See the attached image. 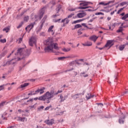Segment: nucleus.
Here are the masks:
<instances>
[{
  "label": "nucleus",
  "mask_w": 128,
  "mask_h": 128,
  "mask_svg": "<svg viewBox=\"0 0 128 128\" xmlns=\"http://www.w3.org/2000/svg\"><path fill=\"white\" fill-rule=\"evenodd\" d=\"M44 44L45 45L44 48L45 52H54V48L56 50H60L58 44H54V42L52 39H48L45 40L44 42Z\"/></svg>",
  "instance_id": "obj_1"
},
{
  "label": "nucleus",
  "mask_w": 128,
  "mask_h": 128,
  "mask_svg": "<svg viewBox=\"0 0 128 128\" xmlns=\"http://www.w3.org/2000/svg\"><path fill=\"white\" fill-rule=\"evenodd\" d=\"M54 88H52L50 92H46V93L42 96H40L38 98V100H48V104H50V100L52 98H54Z\"/></svg>",
  "instance_id": "obj_2"
},
{
  "label": "nucleus",
  "mask_w": 128,
  "mask_h": 128,
  "mask_svg": "<svg viewBox=\"0 0 128 128\" xmlns=\"http://www.w3.org/2000/svg\"><path fill=\"white\" fill-rule=\"evenodd\" d=\"M90 4H92V2H86L84 1L83 2L80 3V6H82L79 7V8L80 10H86V8H92V6H88Z\"/></svg>",
  "instance_id": "obj_3"
},
{
  "label": "nucleus",
  "mask_w": 128,
  "mask_h": 128,
  "mask_svg": "<svg viewBox=\"0 0 128 128\" xmlns=\"http://www.w3.org/2000/svg\"><path fill=\"white\" fill-rule=\"evenodd\" d=\"M29 46H34V44H36V38L35 36H32L29 39Z\"/></svg>",
  "instance_id": "obj_4"
},
{
  "label": "nucleus",
  "mask_w": 128,
  "mask_h": 128,
  "mask_svg": "<svg viewBox=\"0 0 128 128\" xmlns=\"http://www.w3.org/2000/svg\"><path fill=\"white\" fill-rule=\"evenodd\" d=\"M44 8H42L41 10L40 11V14L39 16L35 15V18H36V20H42V16H44Z\"/></svg>",
  "instance_id": "obj_5"
},
{
  "label": "nucleus",
  "mask_w": 128,
  "mask_h": 128,
  "mask_svg": "<svg viewBox=\"0 0 128 128\" xmlns=\"http://www.w3.org/2000/svg\"><path fill=\"white\" fill-rule=\"evenodd\" d=\"M24 48H20L18 50L17 54H15V55L18 56H18H24Z\"/></svg>",
  "instance_id": "obj_6"
},
{
  "label": "nucleus",
  "mask_w": 128,
  "mask_h": 128,
  "mask_svg": "<svg viewBox=\"0 0 128 128\" xmlns=\"http://www.w3.org/2000/svg\"><path fill=\"white\" fill-rule=\"evenodd\" d=\"M36 22L30 23L29 25L26 28V32H28V28H30L29 31L28 32H30V30H32V28H34V26H36Z\"/></svg>",
  "instance_id": "obj_7"
},
{
  "label": "nucleus",
  "mask_w": 128,
  "mask_h": 128,
  "mask_svg": "<svg viewBox=\"0 0 128 128\" xmlns=\"http://www.w3.org/2000/svg\"><path fill=\"white\" fill-rule=\"evenodd\" d=\"M48 18V16H45L44 18H42V20L40 22V26L38 30L39 32H40L42 30V27L44 26V22H46V20Z\"/></svg>",
  "instance_id": "obj_8"
},
{
  "label": "nucleus",
  "mask_w": 128,
  "mask_h": 128,
  "mask_svg": "<svg viewBox=\"0 0 128 128\" xmlns=\"http://www.w3.org/2000/svg\"><path fill=\"white\" fill-rule=\"evenodd\" d=\"M86 16V12H82L78 13L76 14V18H84Z\"/></svg>",
  "instance_id": "obj_9"
},
{
  "label": "nucleus",
  "mask_w": 128,
  "mask_h": 128,
  "mask_svg": "<svg viewBox=\"0 0 128 128\" xmlns=\"http://www.w3.org/2000/svg\"><path fill=\"white\" fill-rule=\"evenodd\" d=\"M44 123L46 124H48V126H52V124H54V119L47 120L44 121Z\"/></svg>",
  "instance_id": "obj_10"
},
{
  "label": "nucleus",
  "mask_w": 128,
  "mask_h": 128,
  "mask_svg": "<svg viewBox=\"0 0 128 128\" xmlns=\"http://www.w3.org/2000/svg\"><path fill=\"white\" fill-rule=\"evenodd\" d=\"M112 40H108L106 44L104 46V48H108V50H109V48H112Z\"/></svg>",
  "instance_id": "obj_11"
},
{
  "label": "nucleus",
  "mask_w": 128,
  "mask_h": 128,
  "mask_svg": "<svg viewBox=\"0 0 128 128\" xmlns=\"http://www.w3.org/2000/svg\"><path fill=\"white\" fill-rule=\"evenodd\" d=\"M46 90V88L44 87H42L40 89L38 88L36 90V92H37V94H44V90Z\"/></svg>",
  "instance_id": "obj_12"
},
{
  "label": "nucleus",
  "mask_w": 128,
  "mask_h": 128,
  "mask_svg": "<svg viewBox=\"0 0 128 128\" xmlns=\"http://www.w3.org/2000/svg\"><path fill=\"white\" fill-rule=\"evenodd\" d=\"M54 26H50L48 29V32L50 33L51 34H52V36H54Z\"/></svg>",
  "instance_id": "obj_13"
},
{
  "label": "nucleus",
  "mask_w": 128,
  "mask_h": 128,
  "mask_svg": "<svg viewBox=\"0 0 128 128\" xmlns=\"http://www.w3.org/2000/svg\"><path fill=\"white\" fill-rule=\"evenodd\" d=\"M61 22H62L63 25L62 26H64L66 24H68V22H70V20H68V18H65L63 20H62Z\"/></svg>",
  "instance_id": "obj_14"
},
{
  "label": "nucleus",
  "mask_w": 128,
  "mask_h": 128,
  "mask_svg": "<svg viewBox=\"0 0 128 128\" xmlns=\"http://www.w3.org/2000/svg\"><path fill=\"white\" fill-rule=\"evenodd\" d=\"M14 58L12 59L10 61H8L6 64H4V66H10V64H16V62L14 61Z\"/></svg>",
  "instance_id": "obj_15"
},
{
  "label": "nucleus",
  "mask_w": 128,
  "mask_h": 128,
  "mask_svg": "<svg viewBox=\"0 0 128 128\" xmlns=\"http://www.w3.org/2000/svg\"><path fill=\"white\" fill-rule=\"evenodd\" d=\"M98 38V37L94 35L90 38V40H92V42H96Z\"/></svg>",
  "instance_id": "obj_16"
},
{
  "label": "nucleus",
  "mask_w": 128,
  "mask_h": 128,
  "mask_svg": "<svg viewBox=\"0 0 128 128\" xmlns=\"http://www.w3.org/2000/svg\"><path fill=\"white\" fill-rule=\"evenodd\" d=\"M81 94H77L72 96L71 97L74 100H76L77 98H80V96Z\"/></svg>",
  "instance_id": "obj_17"
},
{
  "label": "nucleus",
  "mask_w": 128,
  "mask_h": 128,
  "mask_svg": "<svg viewBox=\"0 0 128 128\" xmlns=\"http://www.w3.org/2000/svg\"><path fill=\"white\" fill-rule=\"evenodd\" d=\"M30 86V83H24L23 84H21L19 88H26V86Z\"/></svg>",
  "instance_id": "obj_18"
},
{
  "label": "nucleus",
  "mask_w": 128,
  "mask_h": 128,
  "mask_svg": "<svg viewBox=\"0 0 128 128\" xmlns=\"http://www.w3.org/2000/svg\"><path fill=\"white\" fill-rule=\"evenodd\" d=\"M68 96H65L64 97L62 96H60V102H64L66 98H68Z\"/></svg>",
  "instance_id": "obj_19"
},
{
  "label": "nucleus",
  "mask_w": 128,
  "mask_h": 128,
  "mask_svg": "<svg viewBox=\"0 0 128 128\" xmlns=\"http://www.w3.org/2000/svg\"><path fill=\"white\" fill-rule=\"evenodd\" d=\"M84 46H92V43L90 42H87L85 44H83Z\"/></svg>",
  "instance_id": "obj_20"
},
{
  "label": "nucleus",
  "mask_w": 128,
  "mask_h": 128,
  "mask_svg": "<svg viewBox=\"0 0 128 128\" xmlns=\"http://www.w3.org/2000/svg\"><path fill=\"white\" fill-rule=\"evenodd\" d=\"M62 10V5H60V4H58L57 6V8L56 9V14H58V12H60V10Z\"/></svg>",
  "instance_id": "obj_21"
},
{
  "label": "nucleus",
  "mask_w": 128,
  "mask_h": 128,
  "mask_svg": "<svg viewBox=\"0 0 128 128\" xmlns=\"http://www.w3.org/2000/svg\"><path fill=\"white\" fill-rule=\"evenodd\" d=\"M8 104V102H7L6 101H3L1 103H0V106H6Z\"/></svg>",
  "instance_id": "obj_22"
},
{
  "label": "nucleus",
  "mask_w": 128,
  "mask_h": 128,
  "mask_svg": "<svg viewBox=\"0 0 128 128\" xmlns=\"http://www.w3.org/2000/svg\"><path fill=\"white\" fill-rule=\"evenodd\" d=\"M94 95L92 96V94H88L86 96V98L87 100H90V98H94Z\"/></svg>",
  "instance_id": "obj_23"
},
{
  "label": "nucleus",
  "mask_w": 128,
  "mask_h": 128,
  "mask_svg": "<svg viewBox=\"0 0 128 128\" xmlns=\"http://www.w3.org/2000/svg\"><path fill=\"white\" fill-rule=\"evenodd\" d=\"M80 75L81 76H84V78H88V74H86V72H82L80 74Z\"/></svg>",
  "instance_id": "obj_24"
},
{
  "label": "nucleus",
  "mask_w": 128,
  "mask_h": 128,
  "mask_svg": "<svg viewBox=\"0 0 128 128\" xmlns=\"http://www.w3.org/2000/svg\"><path fill=\"white\" fill-rule=\"evenodd\" d=\"M84 30L82 28H80L79 30H78V36H80V34H82V31Z\"/></svg>",
  "instance_id": "obj_25"
},
{
  "label": "nucleus",
  "mask_w": 128,
  "mask_h": 128,
  "mask_svg": "<svg viewBox=\"0 0 128 128\" xmlns=\"http://www.w3.org/2000/svg\"><path fill=\"white\" fill-rule=\"evenodd\" d=\"M24 22H28V20H30V17L28 16H25L24 18Z\"/></svg>",
  "instance_id": "obj_26"
},
{
  "label": "nucleus",
  "mask_w": 128,
  "mask_h": 128,
  "mask_svg": "<svg viewBox=\"0 0 128 128\" xmlns=\"http://www.w3.org/2000/svg\"><path fill=\"white\" fill-rule=\"evenodd\" d=\"M8 84H3L0 86V90H2L4 89V86H8Z\"/></svg>",
  "instance_id": "obj_27"
},
{
  "label": "nucleus",
  "mask_w": 128,
  "mask_h": 128,
  "mask_svg": "<svg viewBox=\"0 0 128 128\" xmlns=\"http://www.w3.org/2000/svg\"><path fill=\"white\" fill-rule=\"evenodd\" d=\"M63 52H70V48H64L62 49Z\"/></svg>",
  "instance_id": "obj_28"
},
{
  "label": "nucleus",
  "mask_w": 128,
  "mask_h": 128,
  "mask_svg": "<svg viewBox=\"0 0 128 128\" xmlns=\"http://www.w3.org/2000/svg\"><path fill=\"white\" fill-rule=\"evenodd\" d=\"M83 20H82V19H80L79 20H75L74 21V22H72V24H78V22H82Z\"/></svg>",
  "instance_id": "obj_29"
},
{
  "label": "nucleus",
  "mask_w": 128,
  "mask_h": 128,
  "mask_svg": "<svg viewBox=\"0 0 128 128\" xmlns=\"http://www.w3.org/2000/svg\"><path fill=\"white\" fill-rule=\"evenodd\" d=\"M70 58V56H68V57H64V56L59 57V58H58V60H64V58Z\"/></svg>",
  "instance_id": "obj_30"
},
{
  "label": "nucleus",
  "mask_w": 128,
  "mask_h": 128,
  "mask_svg": "<svg viewBox=\"0 0 128 128\" xmlns=\"http://www.w3.org/2000/svg\"><path fill=\"white\" fill-rule=\"evenodd\" d=\"M125 46H126V45H124V44L120 46H119L120 50H123Z\"/></svg>",
  "instance_id": "obj_31"
},
{
  "label": "nucleus",
  "mask_w": 128,
  "mask_h": 128,
  "mask_svg": "<svg viewBox=\"0 0 128 128\" xmlns=\"http://www.w3.org/2000/svg\"><path fill=\"white\" fill-rule=\"evenodd\" d=\"M128 18V14H125L123 17L122 18V20H126Z\"/></svg>",
  "instance_id": "obj_32"
},
{
  "label": "nucleus",
  "mask_w": 128,
  "mask_h": 128,
  "mask_svg": "<svg viewBox=\"0 0 128 128\" xmlns=\"http://www.w3.org/2000/svg\"><path fill=\"white\" fill-rule=\"evenodd\" d=\"M10 30V28L8 27L6 28L3 29V32H8Z\"/></svg>",
  "instance_id": "obj_33"
},
{
  "label": "nucleus",
  "mask_w": 128,
  "mask_h": 128,
  "mask_svg": "<svg viewBox=\"0 0 128 128\" xmlns=\"http://www.w3.org/2000/svg\"><path fill=\"white\" fill-rule=\"evenodd\" d=\"M22 24H24V22H22L20 24L17 26V28H20L22 26Z\"/></svg>",
  "instance_id": "obj_34"
},
{
  "label": "nucleus",
  "mask_w": 128,
  "mask_h": 128,
  "mask_svg": "<svg viewBox=\"0 0 128 128\" xmlns=\"http://www.w3.org/2000/svg\"><path fill=\"white\" fill-rule=\"evenodd\" d=\"M82 28V25L80 24H77L74 26V28Z\"/></svg>",
  "instance_id": "obj_35"
},
{
  "label": "nucleus",
  "mask_w": 128,
  "mask_h": 128,
  "mask_svg": "<svg viewBox=\"0 0 128 128\" xmlns=\"http://www.w3.org/2000/svg\"><path fill=\"white\" fill-rule=\"evenodd\" d=\"M76 64V61H72L69 64V66H72Z\"/></svg>",
  "instance_id": "obj_36"
},
{
  "label": "nucleus",
  "mask_w": 128,
  "mask_h": 128,
  "mask_svg": "<svg viewBox=\"0 0 128 128\" xmlns=\"http://www.w3.org/2000/svg\"><path fill=\"white\" fill-rule=\"evenodd\" d=\"M122 26L120 27L118 30H117V32H122Z\"/></svg>",
  "instance_id": "obj_37"
},
{
  "label": "nucleus",
  "mask_w": 128,
  "mask_h": 128,
  "mask_svg": "<svg viewBox=\"0 0 128 128\" xmlns=\"http://www.w3.org/2000/svg\"><path fill=\"white\" fill-rule=\"evenodd\" d=\"M82 26H84V28H88L89 30H90V28H88V26H86V24H85V23L82 24Z\"/></svg>",
  "instance_id": "obj_38"
},
{
  "label": "nucleus",
  "mask_w": 128,
  "mask_h": 128,
  "mask_svg": "<svg viewBox=\"0 0 128 128\" xmlns=\"http://www.w3.org/2000/svg\"><path fill=\"white\" fill-rule=\"evenodd\" d=\"M128 2H122L120 4V5L122 6H124L126 5V4H127Z\"/></svg>",
  "instance_id": "obj_39"
},
{
  "label": "nucleus",
  "mask_w": 128,
  "mask_h": 128,
  "mask_svg": "<svg viewBox=\"0 0 128 128\" xmlns=\"http://www.w3.org/2000/svg\"><path fill=\"white\" fill-rule=\"evenodd\" d=\"M73 16H74V14H71L68 16L67 18H72Z\"/></svg>",
  "instance_id": "obj_40"
},
{
  "label": "nucleus",
  "mask_w": 128,
  "mask_h": 128,
  "mask_svg": "<svg viewBox=\"0 0 128 128\" xmlns=\"http://www.w3.org/2000/svg\"><path fill=\"white\" fill-rule=\"evenodd\" d=\"M114 0H112V1H110L108 3H106L105 4V6H108V4H114Z\"/></svg>",
  "instance_id": "obj_41"
},
{
  "label": "nucleus",
  "mask_w": 128,
  "mask_h": 128,
  "mask_svg": "<svg viewBox=\"0 0 128 128\" xmlns=\"http://www.w3.org/2000/svg\"><path fill=\"white\" fill-rule=\"evenodd\" d=\"M0 42H2V44H4V42H6V39L0 40Z\"/></svg>",
  "instance_id": "obj_42"
},
{
  "label": "nucleus",
  "mask_w": 128,
  "mask_h": 128,
  "mask_svg": "<svg viewBox=\"0 0 128 128\" xmlns=\"http://www.w3.org/2000/svg\"><path fill=\"white\" fill-rule=\"evenodd\" d=\"M76 10V8H70L68 10L70 12H74Z\"/></svg>",
  "instance_id": "obj_43"
},
{
  "label": "nucleus",
  "mask_w": 128,
  "mask_h": 128,
  "mask_svg": "<svg viewBox=\"0 0 128 128\" xmlns=\"http://www.w3.org/2000/svg\"><path fill=\"white\" fill-rule=\"evenodd\" d=\"M100 14H102V16H104V14L102 12L96 13V16H100Z\"/></svg>",
  "instance_id": "obj_44"
},
{
  "label": "nucleus",
  "mask_w": 128,
  "mask_h": 128,
  "mask_svg": "<svg viewBox=\"0 0 128 128\" xmlns=\"http://www.w3.org/2000/svg\"><path fill=\"white\" fill-rule=\"evenodd\" d=\"M122 10H124V8H121L120 10H118V12H117V14H120V12H121Z\"/></svg>",
  "instance_id": "obj_45"
},
{
  "label": "nucleus",
  "mask_w": 128,
  "mask_h": 128,
  "mask_svg": "<svg viewBox=\"0 0 128 128\" xmlns=\"http://www.w3.org/2000/svg\"><path fill=\"white\" fill-rule=\"evenodd\" d=\"M24 120H26V122L27 119L26 118H22L21 119V122H24Z\"/></svg>",
  "instance_id": "obj_46"
},
{
  "label": "nucleus",
  "mask_w": 128,
  "mask_h": 128,
  "mask_svg": "<svg viewBox=\"0 0 128 128\" xmlns=\"http://www.w3.org/2000/svg\"><path fill=\"white\" fill-rule=\"evenodd\" d=\"M16 118L17 120H19L20 122H22V117L18 116V117Z\"/></svg>",
  "instance_id": "obj_47"
},
{
  "label": "nucleus",
  "mask_w": 128,
  "mask_h": 128,
  "mask_svg": "<svg viewBox=\"0 0 128 128\" xmlns=\"http://www.w3.org/2000/svg\"><path fill=\"white\" fill-rule=\"evenodd\" d=\"M62 19L59 18L58 20H54V22H60V21Z\"/></svg>",
  "instance_id": "obj_48"
},
{
  "label": "nucleus",
  "mask_w": 128,
  "mask_h": 128,
  "mask_svg": "<svg viewBox=\"0 0 128 128\" xmlns=\"http://www.w3.org/2000/svg\"><path fill=\"white\" fill-rule=\"evenodd\" d=\"M128 90L125 91L124 92L122 93L121 95L122 96H124V94H128Z\"/></svg>",
  "instance_id": "obj_49"
},
{
  "label": "nucleus",
  "mask_w": 128,
  "mask_h": 128,
  "mask_svg": "<svg viewBox=\"0 0 128 128\" xmlns=\"http://www.w3.org/2000/svg\"><path fill=\"white\" fill-rule=\"evenodd\" d=\"M50 106H47L46 108H45V110H50Z\"/></svg>",
  "instance_id": "obj_50"
},
{
  "label": "nucleus",
  "mask_w": 128,
  "mask_h": 128,
  "mask_svg": "<svg viewBox=\"0 0 128 128\" xmlns=\"http://www.w3.org/2000/svg\"><path fill=\"white\" fill-rule=\"evenodd\" d=\"M28 96H36V94H32V92L28 94Z\"/></svg>",
  "instance_id": "obj_51"
},
{
  "label": "nucleus",
  "mask_w": 128,
  "mask_h": 128,
  "mask_svg": "<svg viewBox=\"0 0 128 128\" xmlns=\"http://www.w3.org/2000/svg\"><path fill=\"white\" fill-rule=\"evenodd\" d=\"M99 4H102V5H104V6H106V4H104V2H100Z\"/></svg>",
  "instance_id": "obj_52"
},
{
  "label": "nucleus",
  "mask_w": 128,
  "mask_h": 128,
  "mask_svg": "<svg viewBox=\"0 0 128 128\" xmlns=\"http://www.w3.org/2000/svg\"><path fill=\"white\" fill-rule=\"evenodd\" d=\"M120 124H124V120H122L120 119L119 120Z\"/></svg>",
  "instance_id": "obj_53"
},
{
  "label": "nucleus",
  "mask_w": 128,
  "mask_h": 128,
  "mask_svg": "<svg viewBox=\"0 0 128 128\" xmlns=\"http://www.w3.org/2000/svg\"><path fill=\"white\" fill-rule=\"evenodd\" d=\"M31 93L35 94H38V92H36V90L34 91H31Z\"/></svg>",
  "instance_id": "obj_54"
},
{
  "label": "nucleus",
  "mask_w": 128,
  "mask_h": 128,
  "mask_svg": "<svg viewBox=\"0 0 128 128\" xmlns=\"http://www.w3.org/2000/svg\"><path fill=\"white\" fill-rule=\"evenodd\" d=\"M18 112H20V114H22V112H24V111L20 109L18 110Z\"/></svg>",
  "instance_id": "obj_55"
},
{
  "label": "nucleus",
  "mask_w": 128,
  "mask_h": 128,
  "mask_svg": "<svg viewBox=\"0 0 128 128\" xmlns=\"http://www.w3.org/2000/svg\"><path fill=\"white\" fill-rule=\"evenodd\" d=\"M22 42V38H20L18 44H20V42Z\"/></svg>",
  "instance_id": "obj_56"
},
{
  "label": "nucleus",
  "mask_w": 128,
  "mask_h": 128,
  "mask_svg": "<svg viewBox=\"0 0 128 128\" xmlns=\"http://www.w3.org/2000/svg\"><path fill=\"white\" fill-rule=\"evenodd\" d=\"M115 12H116V10H115L111 12V13H110L111 16H112V14H114Z\"/></svg>",
  "instance_id": "obj_57"
},
{
  "label": "nucleus",
  "mask_w": 128,
  "mask_h": 128,
  "mask_svg": "<svg viewBox=\"0 0 128 128\" xmlns=\"http://www.w3.org/2000/svg\"><path fill=\"white\" fill-rule=\"evenodd\" d=\"M54 96H58V92H56L54 93Z\"/></svg>",
  "instance_id": "obj_58"
},
{
  "label": "nucleus",
  "mask_w": 128,
  "mask_h": 128,
  "mask_svg": "<svg viewBox=\"0 0 128 128\" xmlns=\"http://www.w3.org/2000/svg\"><path fill=\"white\" fill-rule=\"evenodd\" d=\"M104 48H106V47H104V46L102 48H98V50H104Z\"/></svg>",
  "instance_id": "obj_59"
},
{
  "label": "nucleus",
  "mask_w": 128,
  "mask_h": 128,
  "mask_svg": "<svg viewBox=\"0 0 128 128\" xmlns=\"http://www.w3.org/2000/svg\"><path fill=\"white\" fill-rule=\"evenodd\" d=\"M40 36H44V32H42L41 33H40Z\"/></svg>",
  "instance_id": "obj_60"
},
{
  "label": "nucleus",
  "mask_w": 128,
  "mask_h": 128,
  "mask_svg": "<svg viewBox=\"0 0 128 128\" xmlns=\"http://www.w3.org/2000/svg\"><path fill=\"white\" fill-rule=\"evenodd\" d=\"M74 70V68H72V69L66 70V72H70L71 70Z\"/></svg>",
  "instance_id": "obj_61"
},
{
  "label": "nucleus",
  "mask_w": 128,
  "mask_h": 128,
  "mask_svg": "<svg viewBox=\"0 0 128 128\" xmlns=\"http://www.w3.org/2000/svg\"><path fill=\"white\" fill-rule=\"evenodd\" d=\"M60 16V14H55V15H54L52 16L53 18H56V16Z\"/></svg>",
  "instance_id": "obj_62"
},
{
  "label": "nucleus",
  "mask_w": 128,
  "mask_h": 128,
  "mask_svg": "<svg viewBox=\"0 0 128 128\" xmlns=\"http://www.w3.org/2000/svg\"><path fill=\"white\" fill-rule=\"evenodd\" d=\"M116 24H116V23H114V24H113V25L112 26H114H114H116Z\"/></svg>",
  "instance_id": "obj_63"
},
{
  "label": "nucleus",
  "mask_w": 128,
  "mask_h": 128,
  "mask_svg": "<svg viewBox=\"0 0 128 128\" xmlns=\"http://www.w3.org/2000/svg\"><path fill=\"white\" fill-rule=\"evenodd\" d=\"M14 128V126H10L9 127H8L7 128Z\"/></svg>",
  "instance_id": "obj_64"
}]
</instances>
